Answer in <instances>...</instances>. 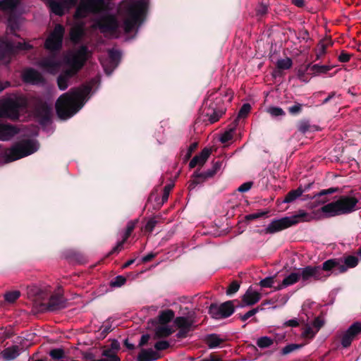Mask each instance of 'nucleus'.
<instances>
[{
	"label": "nucleus",
	"instance_id": "nucleus-15",
	"mask_svg": "<svg viewBox=\"0 0 361 361\" xmlns=\"http://www.w3.org/2000/svg\"><path fill=\"white\" fill-rule=\"evenodd\" d=\"M174 324L179 329L177 337L185 338L188 333L192 329L194 320L190 317H178L175 319Z\"/></svg>",
	"mask_w": 361,
	"mask_h": 361
},
{
	"label": "nucleus",
	"instance_id": "nucleus-55",
	"mask_svg": "<svg viewBox=\"0 0 361 361\" xmlns=\"http://www.w3.org/2000/svg\"><path fill=\"white\" fill-rule=\"evenodd\" d=\"M326 53V46L324 44H320L316 53L317 59H321Z\"/></svg>",
	"mask_w": 361,
	"mask_h": 361
},
{
	"label": "nucleus",
	"instance_id": "nucleus-34",
	"mask_svg": "<svg viewBox=\"0 0 361 361\" xmlns=\"http://www.w3.org/2000/svg\"><path fill=\"white\" fill-rule=\"evenodd\" d=\"M224 341V338L215 334H210L206 338V343L209 348L219 347Z\"/></svg>",
	"mask_w": 361,
	"mask_h": 361
},
{
	"label": "nucleus",
	"instance_id": "nucleus-24",
	"mask_svg": "<svg viewBox=\"0 0 361 361\" xmlns=\"http://www.w3.org/2000/svg\"><path fill=\"white\" fill-rule=\"evenodd\" d=\"M211 154V150L205 148L200 154L194 157L190 161L189 166L190 168H195L197 166H202Z\"/></svg>",
	"mask_w": 361,
	"mask_h": 361
},
{
	"label": "nucleus",
	"instance_id": "nucleus-57",
	"mask_svg": "<svg viewBox=\"0 0 361 361\" xmlns=\"http://www.w3.org/2000/svg\"><path fill=\"white\" fill-rule=\"evenodd\" d=\"M62 2L65 6L66 10H68L70 8L77 4L78 0H63Z\"/></svg>",
	"mask_w": 361,
	"mask_h": 361
},
{
	"label": "nucleus",
	"instance_id": "nucleus-8",
	"mask_svg": "<svg viewBox=\"0 0 361 361\" xmlns=\"http://www.w3.org/2000/svg\"><path fill=\"white\" fill-rule=\"evenodd\" d=\"M64 32V27L60 24L56 25L44 42L45 49L50 51H59L62 47Z\"/></svg>",
	"mask_w": 361,
	"mask_h": 361
},
{
	"label": "nucleus",
	"instance_id": "nucleus-28",
	"mask_svg": "<svg viewBox=\"0 0 361 361\" xmlns=\"http://www.w3.org/2000/svg\"><path fill=\"white\" fill-rule=\"evenodd\" d=\"M300 281L298 271L297 272H292L286 277L284 278L282 283L278 286L277 290H281L289 286L293 285L298 281Z\"/></svg>",
	"mask_w": 361,
	"mask_h": 361
},
{
	"label": "nucleus",
	"instance_id": "nucleus-20",
	"mask_svg": "<svg viewBox=\"0 0 361 361\" xmlns=\"http://www.w3.org/2000/svg\"><path fill=\"white\" fill-rule=\"evenodd\" d=\"M22 78L25 82L32 85H39L44 81L42 75L33 68L25 69L22 73Z\"/></svg>",
	"mask_w": 361,
	"mask_h": 361
},
{
	"label": "nucleus",
	"instance_id": "nucleus-38",
	"mask_svg": "<svg viewBox=\"0 0 361 361\" xmlns=\"http://www.w3.org/2000/svg\"><path fill=\"white\" fill-rule=\"evenodd\" d=\"M343 267L346 268V270L349 268H353L357 265L358 259L355 256L349 255L344 258L343 260Z\"/></svg>",
	"mask_w": 361,
	"mask_h": 361
},
{
	"label": "nucleus",
	"instance_id": "nucleus-17",
	"mask_svg": "<svg viewBox=\"0 0 361 361\" xmlns=\"http://www.w3.org/2000/svg\"><path fill=\"white\" fill-rule=\"evenodd\" d=\"M323 273L330 274L335 271L336 274L343 273L346 271V268L343 267V261L341 259H332L324 262L321 267Z\"/></svg>",
	"mask_w": 361,
	"mask_h": 361
},
{
	"label": "nucleus",
	"instance_id": "nucleus-22",
	"mask_svg": "<svg viewBox=\"0 0 361 361\" xmlns=\"http://www.w3.org/2000/svg\"><path fill=\"white\" fill-rule=\"evenodd\" d=\"M18 129L9 124L0 123V140H8L18 133Z\"/></svg>",
	"mask_w": 361,
	"mask_h": 361
},
{
	"label": "nucleus",
	"instance_id": "nucleus-14",
	"mask_svg": "<svg viewBox=\"0 0 361 361\" xmlns=\"http://www.w3.org/2000/svg\"><path fill=\"white\" fill-rule=\"evenodd\" d=\"M37 65L42 70L49 73L55 74L61 67V61L55 54H53L40 60Z\"/></svg>",
	"mask_w": 361,
	"mask_h": 361
},
{
	"label": "nucleus",
	"instance_id": "nucleus-42",
	"mask_svg": "<svg viewBox=\"0 0 361 361\" xmlns=\"http://www.w3.org/2000/svg\"><path fill=\"white\" fill-rule=\"evenodd\" d=\"M273 343L272 339L267 336H263L259 338L257 341V344L259 348H267L270 346Z\"/></svg>",
	"mask_w": 361,
	"mask_h": 361
},
{
	"label": "nucleus",
	"instance_id": "nucleus-19",
	"mask_svg": "<svg viewBox=\"0 0 361 361\" xmlns=\"http://www.w3.org/2000/svg\"><path fill=\"white\" fill-rule=\"evenodd\" d=\"M51 105L46 103H39L36 108V116L39 122L44 125L50 119L51 115Z\"/></svg>",
	"mask_w": 361,
	"mask_h": 361
},
{
	"label": "nucleus",
	"instance_id": "nucleus-45",
	"mask_svg": "<svg viewBox=\"0 0 361 361\" xmlns=\"http://www.w3.org/2000/svg\"><path fill=\"white\" fill-rule=\"evenodd\" d=\"M50 356L55 360L62 359L64 356V351L61 348L53 349L49 353Z\"/></svg>",
	"mask_w": 361,
	"mask_h": 361
},
{
	"label": "nucleus",
	"instance_id": "nucleus-11",
	"mask_svg": "<svg viewBox=\"0 0 361 361\" xmlns=\"http://www.w3.org/2000/svg\"><path fill=\"white\" fill-rule=\"evenodd\" d=\"M209 312L214 319L226 318L234 312V306L231 301H227L219 306L211 305Z\"/></svg>",
	"mask_w": 361,
	"mask_h": 361
},
{
	"label": "nucleus",
	"instance_id": "nucleus-33",
	"mask_svg": "<svg viewBox=\"0 0 361 361\" xmlns=\"http://www.w3.org/2000/svg\"><path fill=\"white\" fill-rule=\"evenodd\" d=\"M1 354L5 360H11L19 355V349L17 346H12L2 350Z\"/></svg>",
	"mask_w": 361,
	"mask_h": 361
},
{
	"label": "nucleus",
	"instance_id": "nucleus-2",
	"mask_svg": "<svg viewBox=\"0 0 361 361\" xmlns=\"http://www.w3.org/2000/svg\"><path fill=\"white\" fill-rule=\"evenodd\" d=\"M90 92L91 87L87 85L71 89L60 96L56 102L59 117L64 120L72 117L83 106Z\"/></svg>",
	"mask_w": 361,
	"mask_h": 361
},
{
	"label": "nucleus",
	"instance_id": "nucleus-16",
	"mask_svg": "<svg viewBox=\"0 0 361 361\" xmlns=\"http://www.w3.org/2000/svg\"><path fill=\"white\" fill-rule=\"evenodd\" d=\"M291 226L288 216L273 220L264 230L266 234H272Z\"/></svg>",
	"mask_w": 361,
	"mask_h": 361
},
{
	"label": "nucleus",
	"instance_id": "nucleus-43",
	"mask_svg": "<svg viewBox=\"0 0 361 361\" xmlns=\"http://www.w3.org/2000/svg\"><path fill=\"white\" fill-rule=\"evenodd\" d=\"M126 282V279L124 276H118L111 281V286L112 287H121L124 285Z\"/></svg>",
	"mask_w": 361,
	"mask_h": 361
},
{
	"label": "nucleus",
	"instance_id": "nucleus-27",
	"mask_svg": "<svg viewBox=\"0 0 361 361\" xmlns=\"http://www.w3.org/2000/svg\"><path fill=\"white\" fill-rule=\"evenodd\" d=\"M288 217L291 226L295 225L300 222L310 221L312 219V216L303 210H300L295 215Z\"/></svg>",
	"mask_w": 361,
	"mask_h": 361
},
{
	"label": "nucleus",
	"instance_id": "nucleus-31",
	"mask_svg": "<svg viewBox=\"0 0 361 361\" xmlns=\"http://www.w3.org/2000/svg\"><path fill=\"white\" fill-rule=\"evenodd\" d=\"M173 332V328L166 324H159L155 328V335L159 338L167 337Z\"/></svg>",
	"mask_w": 361,
	"mask_h": 361
},
{
	"label": "nucleus",
	"instance_id": "nucleus-62",
	"mask_svg": "<svg viewBox=\"0 0 361 361\" xmlns=\"http://www.w3.org/2000/svg\"><path fill=\"white\" fill-rule=\"evenodd\" d=\"M350 56L347 53H341L339 55V61L341 62H348L350 60Z\"/></svg>",
	"mask_w": 361,
	"mask_h": 361
},
{
	"label": "nucleus",
	"instance_id": "nucleus-9",
	"mask_svg": "<svg viewBox=\"0 0 361 361\" xmlns=\"http://www.w3.org/2000/svg\"><path fill=\"white\" fill-rule=\"evenodd\" d=\"M51 293V288L46 286L43 289H40L37 292L38 298L42 300H47L49 298L47 302V310L49 311H54L60 309L62 307L61 298L59 295H50Z\"/></svg>",
	"mask_w": 361,
	"mask_h": 361
},
{
	"label": "nucleus",
	"instance_id": "nucleus-59",
	"mask_svg": "<svg viewBox=\"0 0 361 361\" xmlns=\"http://www.w3.org/2000/svg\"><path fill=\"white\" fill-rule=\"evenodd\" d=\"M286 326H291V327H296L299 325V321L298 319H292L288 321H286L283 324Z\"/></svg>",
	"mask_w": 361,
	"mask_h": 361
},
{
	"label": "nucleus",
	"instance_id": "nucleus-49",
	"mask_svg": "<svg viewBox=\"0 0 361 361\" xmlns=\"http://www.w3.org/2000/svg\"><path fill=\"white\" fill-rule=\"evenodd\" d=\"M274 283V277H267L260 281L259 285L262 288H271Z\"/></svg>",
	"mask_w": 361,
	"mask_h": 361
},
{
	"label": "nucleus",
	"instance_id": "nucleus-18",
	"mask_svg": "<svg viewBox=\"0 0 361 361\" xmlns=\"http://www.w3.org/2000/svg\"><path fill=\"white\" fill-rule=\"evenodd\" d=\"M361 332V324L355 322L344 332L341 339V344L344 348L350 345L355 336Z\"/></svg>",
	"mask_w": 361,
	"mask_h": 361
},
{
	"label": "nucleus",
	"instance_id": "nucleus-5",
	"mask_svg": "<svg viewBox=\"0 0 361 361\" xmlns=\"http://www.w3.org/2000/svg\"><path fill=\"white\" fill-rule=\"evenodd\" d=\"M27 100L23 95L13 94L0 99V117L16 120L19 113L25 109Z\"/></svg>",
	"mask_w": 361,
	"mask_h": 361
},
{
	"label": "nucleus",
	"instance_id": "nucleus-30",
	"mask_svg": "<svg viewBox=\"0 0 361 361\" xmlns=\"http://www.w3.org/2000/svg\"><path fill=\"white\" fill-rule=\"evenodd\" d=\"M47 4L50 8L51 12L58 16H62L65 11H66L63 2L55 0H47Z\"/></svg>",
	"mask_w": 361,
	"mask_h": 361
},
{
	"label": "nucleus",
	"instance_id": "nucleus-23",
	"mask_svg": "<svg viewBox=\"0 0 361 361\" xmlns=\"http://www.w3.org/2000/svg\"><path fill=\"white\" fill-rule=\"evenodd\" d=\"M213 98H212V96H210L207 101L204 104V109L203 111L205 114V115L209 118V121L211 123H215L217 121L219 118L222 116L223 111L221 110H216L212 106H209V108L207 109V106L208 104V102L211 101Z\"/></svg>",
	"mask_w": 361,
	"mask_h": 361
},
{
	"label": "nucleus",
	"instance_id": "nucleus-41",
	"mask_svg": "<svg viewBox=\"0 0 361 361\" xmlns=\"http://www.w3.org/2000/svg\"><path fill=\"white\" fill-rule=\"evenodd\" d=\"M267 112L273 117L283 116L285 115L284 111L277 106H270L267 109Z\"/></svg>",
	"mask_w": 361,
	"mask_h": 361
},
{
	"label": "nucleus",
	"instance_id": "nucleus-7",
	"mask_svg": "<svg viewBox=\"0 0 361 361\" xmlns=\"http://www.w3.org/2000/svg\"><path fill=\"white\" fill-rule=\"evenodd\" d=\"M300 280L303 284L312 281H325L330 274L323 273L320 266H307L298 269Z\"/></svg>",
	"mask_w": 361,
	"mask_h": 361
},
{
	"label": "nucleus",
	"instance_id": "nucleus-39",
	"mask_svg": "<svg viewBox=\"0 0 361 361\" xmlns=\"http://www.w3.org/2000/svg\"><path fill=\"white\" fill-rule=\"evenodd\" d=\"M292 60L290 58L286 57L285 59H279L277 61L276 65L279 69L286 70L289 69L292 66Z\"/></svg>",
	"mask_w": 361,
	"mask_h": 361
},
{
	"label": "nucleus",
	"instance_id": "nucleus-64",
	"mask_svg": "<svg viewBox=\"0 0 361 361\" xmlns=\"http://www.w3.org/2000/svg\"><path fill=\"white\" fill-rule=\"evenodd\" d=\"M149 340V336L148 334L142 335L140 338L139 345L142 346V345H145L148 342Z\"/></svg>",
	"mask_w": 361,
	"mask_h": 361
},
{
	"label": "nucleus",
	"instance_id": "nucleus-50",
	"mask_svg": "<svg viewBox=\"0 0 361 361\" xmlns=\"http://www.w3.org/2000/svg\"><path fill=\"white\" fill-rule=\"evenodd\" d=\"M239 288L240 284L236 281H233L230 284L228 288L226 290V293L228 295H232L236 293L239 290Z\"/></svg>",
	"mask_w": 361,
	"mask_h": 361
},
{
	"label": "nucleus",
	"instance_id": "nucleus-58",
	"mask_svg": "<svg viewBox=\"0 0 361 361\" xmlns=\"http://www.w3.org/2000/svg\"><path fill=\"white\" fill-rule=\"evenodd\" d=\"M172 187L173 186L171 185H168L164 187V194H163V197H162V200L164 202L168 200L169 193H170L171 190L172 189Z\"/></svg>",
	"mask_w": 361,
	"mask_h": 361
},
{
	"label": "nucleus",
	"instance_id": "nucleus-37",
	"mask_svg": "<svg viewBox=\"0 0 361 361\" xmlns=\"http://www.w3.org/2000/svg\"><path fill=\"white\" fill-rule=\"evenodd\" d=\"M20 296V292L17 290H11L5 293L4 300L8 303H13Z\"/></svg>",
	"mask_w": 361,
	"mask_h": 361
},
{
	"label": "nucleus",
	"instance_id": "nucleus-56",
	"mask_svg": "<svg viewBox=\"0 0 361 361\" xmlns=\"http://www.w3.org/2000/svg\"><path fill=\"white\" fill-rule=\"evenodd\" d=\"M221 166V163L216 162L213 166L212 171H208L206 172L205 177H211L212 176Z\"/></svg>",
	"mask_w": 361,
	"mask_h": 361
},
{
	"label": "nucleus",
	"instance_id": "nucleus-52",
	"mask_svg": "<svg viewBox=\"0 0 361 361\" xmlns=\"http://www.w3.org/2000/svg\"><path fill=\"white\" fill-rule=\"evenodd\" d=\"M311 128L310 125L307 121H301L298 126V130L302 133H305L309 131Z\"/></svg>",
	"mask_w": 361,
	"mask_h": 361
},
{
	"label": "nucleus",
	"instance_id": "nucleus-54",
	"mask_svg": "<svg viewBox=\"0 0 361 361\" xmlns=\"http://www.w3.org/2000/svg\"><path fill=\"white\" fill-rule=\"evenodd\" d=\"M302 110V104L295 103L294 105L288 108V111L291 114H297Z\"/></svg>",
	"mask_w": 361,
	"mask_h": 361
},
{
	"label": "nucleus",
	"instance_id": "nucleus-10",
	"mask_svg": "<svg viewBox=\"0 0 361 361\" xmlns=\"http://www.w3.org/2000/svg\"><path fill=\"white\" fill-rule=\"evenodd\" d=\"M32 47L28 43H13L7 39H0V59L16 50H26Z\"/></svg>",
	"mask_w": 361,
	"mask_h": 361
},
{
	"label": "nucleus",
	"instance_id": "nucleus-40",
	"mask_svg": "<svg viewBox=\"0 0 361 361\" xmlns=\"http://www.w3.org/2000/svg\"><path fill=\"white\" fill-rule=\"evenodd\" d=\"M331 68L332 66H320L318 64H314L311 67V69L314 71V73L315 74L326 73Z\"/></svg>",
	"mask_w": 361,
	"mask_h": 361
},
{
	"label": "nucleus",
	"instance_id": "nucleus-51",
	"mask_svg": "<svg viewBox=\"0 0 361 361\" xmlns=\"http://www.w3.org/2000/svg\"><path fill=\"white\" fill-rule=\"evenodd\" d=\"M169 347V343L166 341H160L155 343L154 348L157 350H163Z\"/></svg>",
	"mask_w": 361,
	"mask_h": 361
},
{
	"label": "nucleus",
	"instance_id": "nucleus-48",
	"mask_svg": "<svg viewBox=\"0 0 361 361\" xmlns=\"http://www.w3.org/2000/svg\"><path fill=\"white\" fill-rule=\"evenodd\" d=\"M8 26L11 32H15L18 29V19L10 16L8 20Z\"/></svg>",
	"mask_w": 361,
	"mask_h": 361
},
{
	"label": "nucleus",
	"instance_id": "nucleus-21",
	"mask_svg": "<svg viewBox=\"0 0 361 361\" xmlns=\"http://www.w3.org/2000/svg\"><path fill=\"white\" fill-rule=\"evenodd\" d=\"M261 293L250 287L242 297L241 307L251 306L258 302L261 299Z\"/></svg>",
	"mask_w": 361,
	"mask_h": 361
},
{
	"label": "nucleus",
	"instance_id": "nucleus-46",
	"mask_svg": "<svg viewBox=\"0 0 361 361\" xmlns=\"http://www.w3.org/2000/svg\"><path fill=\"white\" fill-rule=\"evenodd\" d=\"M233 129H230L228 130H226L221 135V136L220 137V141L222 143H226V142H228L229 140H231L233 138Z\"/></svg>",
	"mask_w": 361,
	"mask_h": 361
},
{
	"label": "nucleus",
	"instance_id": "nucleus-63",
	"mask_svg": "<svg viewBox=\"0 0 361 361\" xmlns=\"http://www.w3.org/2000/svg\"><path fill=\"white\" fill-rule=\"evenodd\" d=\"M155 224H156V221H154V220H149L146 226H145V229L148 231H152L154 228V227L155 226Z\"/></svg>",
	"mask_w": 361,
	"mask_h": 361
},
{
	"label": "nucleus",
	"instance_id": "nucleus-32",
	"mask_svg": "<svg viewBox=\"0 0 361 361\" xmlns=\"http://www.w3.org/2000/svg\"><path fill=\"white\" fill-rule=\"evenodd\" d=\"M135 222L130 221L128 223V225L126 227V231L123 235V239L122 241L118 242L117 243V245L114 247V249L112 250L113 252H118L119 250H121L122 249L123 243L126 242V240L130 236L131 232L133 231V230L135 228Z\"/></svg>",
	"mask_w": 361,
	"mask_h": 361
},
{
	"label": "nucleus",
	"instance_id": "nucleus-60",
	"mask_svg": "<svg viewBox=\"0 0 361 361\" xmlns=\"http://www.w3.org/2000/svg\"><path fill=\"white\" fill-rule=\"evenodd\" d=\"M337 190H338V188H329L327 190H323L320 192H319L317 195V196H322V195H325L327 194H332V193L336 192ZM314 197H316V195Z\"/></svg>",
	"mask_w": 361,
	"mask_h": 361
},
{
	"label": "nucleus",
	"instance_id": "nucleus-1",
	"mask_svg": "<svg viewBox=\"0 0 361 361\" xmlns=\"http://www.w3.org/2000/svg\"><path fill=\"white\" fill-rule=\"evenodd\" d=\"M114 4L105 0H80L74 15L75 20L85 18L89 14L96 15L92 28L99 30L105 36L118 37L122 32L133 31L142 21L148 6L147 0H128L121 6V11L126 14L123 25L112 13Z\"/></svg>",
	"mask_w": 361,
	"mask_h": 361
},
{
	"label": "nucleus",
	"instance_id": "nucleus-44",
	"mask_svg": "<svg viewBox=\"0 0 361 361\" xmlns=\"http://www.w3.org/2000/svg\"><path fill=\"white\" fill-rule=\"evenodd\" d=\"M250 109H251L250 104H244L238 112V118L246 117L247 116V114H249V112L250 111Z\"/></svg>",
	"mask_w": 361,
	"mask_h": 361
},
{
	"label": "nucleus",
	"instance_id": "nucleus-53",
	"mask_svg": "<svg viewBox=\"0 0 361 361\" xmlns=\"http://www.w3.org/2000/svg\"><path fill=\"white\" fill-rule=\"evenodd\" d=\"M301 346H302L301 345H297V344L288 345L283 348V353L285 355L288 354V353L293 352V350L300 348Z\"/></svg>",
	"mask_w": 361,
	"mask_h": 361
},
{
	"label": "nucleus",
	"instance_id": "nucleus-25",
	"mask_svg": "<svg viewBox=\"0 0 361 361\" xmlns=\"http://www.w3.org/2000/svg\"><path fill=\"white\" fill-rule=\"evenodd\" d=\"M84 33V24L80 22H76L71 27L70 37L71 41L76 43L82 37Z\"/></svg>",
	"mask_w": 361,
	"mask_h": 361
},
{
	"label": "nucleus",
	"instance_id": "nucleus-6",
	"mask_svg": "<svg viewBox=\"0 0 361 361\" xmlns=\"http://www.w3.org/2000/svg\"><path fill=\"white\" fill-rule=\"evenodd\" d=\"M357 203L358 200L356 197L343 195L323 206L321 211L327 217L349 214L356 210Z\"/></svg>",
	"mask_w": 361,
	"mask_h": 361
},
{
	"label": "nucleus",
	"instance_id": "nucleus-4",
	"mask_svg": "<svg viewBox=\"0 0 361 361\" xmlns=\"http://www.w3.org/2000/svg\"><path fill=\"white\" fill-rule=\"evenodd\" d=\"M39 145L34 140H22L9 149L0 146V162L8 163L25 157L35 152Z\"/></svg>",
	"mask_w": 361,
	"mask_h": 361
},
{
	"label": "nucleus",
	"instance_id": "nucleus-26",
	"mask_svg": "<svg viewBox=\"0 0 361 361\" xmlns=\"http://www.w3.org/2000/svg\"><path fill=\"white\" fill-rule=\"evenodd\" d=\"M159 357L158 353L152 348L142 349L137 356V361H154Z\"/></svg>",
	"mask_w": 361,
	"mask_h": 361
},
{
	"label": "nucleus",
	"instance_id": "nucleus-36",
	"mask_svg": "<svg viewBox=\"0 0 361 361\" xmlns=\"http://www.w3.org/2000/svg\"><path fill=\"white\" fill-rule=\"evenodd\" d=\"M303 192L304 190H302L300 187H299L296 190H291L286 195L283 202L285 203L292 202L293 201L300 197Z\"/></svg>",
	"mask_w": 361,
	"mask_h": 361
},
{
	"label": "nucleus",
	"instance_id": "nucleus-29",
	"mask_svg": "<svg viewBox=\"0 0 361 361\" xmlns=\"http://www.w3.org/2000/svg\"><path fill=\"white\" fill-rule=\"evenodd\" d=\"M20 0H1L0 1V11L12 14L15 12Z\"/></svg>",
	"mask_w": 361,
	"mask_h": 361
},
{
	"label": "nucleus",
	"instance_id": "nucleus-13",
	"mask_svg": "<svg viewBox=\"0 0 361 361\" xmlns=\"http://www.w3.org/2000/svg\"><path fill=\"white\" fill-rule=\"evenodd\" d=\"M120 59V51L114 49L109 51L108 58L100 59L102 66L107 75H110L114 71V69H115L117 67Z\"/></svg>",
	"mask_w": 361,
	"mask_h": 361
},
{
	"label": "nucleus",
	"instance_id": "nucleus-61",
	"mask_svg": "<svg viewBox=\"0 0 361 361\" xmlns=\"http://www.w3.org/2000/svg\"><path fill=\"white\" fill-rule=\"evenodd\" d=\"M252 184L250 183H245L238 188V191L245 192L251 188Z\"/></svg>",
	"mask_w": 361,
	"mask_h": 361
},
{
	"label": "nucleus",
	"instance_id": "nucleus-47",
	"mask_svg": "<svg viewBox=\"0 0 361 361\" xmlns=\"http://www.w3.org/2000/svg\"><path fill=\"white\" fill-rule=\"evenodd\" d=\"M261 310H262V308H259V307H256V308L252 309L251 310H249L247 312H246L245 314L240 315V318L242 321L245 322L247 319H248L250 317L256 314Z\"/></svg>",
	"mask_w": 361,
	"mask_h": 361
},
{
	"label": "nucleus",
	"instance_id": "nucleus-12",
	"mask_svg": "<svg viewBox=\"0 0 361 361\" xmlns=\"http://www.w3.org/2000/svg\"><path fill=\"white\" fill-rule=\"evenodd\" d=\"M324 320L320 317H316L312 323L306 324L302 329L301 338L310 341L314 338L320 329L324 325Z\"/></svg>",
	"mask_w": 361,
	"mask_h": 361
},
{
	"label": "nucleus",
	"instance_id": "nucleus-3",
	"mask_svg": "<svg viewBox=\"0 0 361 361\" xmlns=\"http://www.w3.org/2000/svg\"><path fill=\"white\" fill-rule=\"evenodd\" d=\"M90 55V53L85 46L71 50L65 54L64 63L68 68L58 77L57 83L61 90H64L68 87L70 80L83 67Z\"/></svg>",
	"mask_w": 361,
	"mask_h": 361
},
{
	"label": "nucleus",
	"instance_id": "nucleus-35",
	"mask_svg": "<svg viewBox=\"0 0 361 361\" xmlns=\"http://www.w3.org/2000/svg\"><path fill=\"white\" fill-rule=\"evenodd\" d=\"M174 317V312L171 310H166L162 311L158 317L159 324H166L168 323Z\"/></svg>",
	"mask_w": 361,
	"mask_h": 361
}]
</instances>
